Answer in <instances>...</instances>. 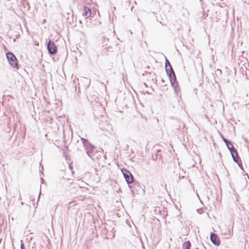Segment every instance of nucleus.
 <instances>
[{"mask_svg":"<svg viewBox=\"0 0 249 249\" xmlns=\"http://www.w3.org/2000/svg\"><path fill=\"white\" fill-rule=\"evenodd\" d=\"M165 71L170 80V83L173 87L175 92L178 94L180 91V89L178 85V83L176 79V75L172 66L165 68Z\"/></svg>","mask_w":249,"mask_h":249,"instance_id":"obj_1","label":"nucleus"},{"mask_svg":"<svg viewBox=\"0 0 249 249\" xmlns=\"http://www.w3.org/2000/svg\"><path fill=\"white\" fill-rule=\"evenodd\" d=\"M81 140L87 154L93 160L97 158V157L95 156V146L85 138H81Z\"/></svg>","mask_w":249,"mask_h":249,"instance_id":"obj_2","label":"nucleus"},{"mask_svg":"<svg viewBox=\"0 0 249 249\" xmlns=\"http://www.w3.org/2000/svg\"><path fill=\"white\" fill-rule=\"evenodd\" d=\"M6 56L11 67L18 69V61L14 54L9 52L6 53Z\"/></svg>","mask_w":249,"mask_h":249,"instance_id":"obj_3","label":"nucleus"},{"mask_svg":"<svg viewBox=\"0 0 249 249\" xmlns=\"http://www.w3.org/2000/svg\"><path fill=\"white\" fill-rule=\"evenodd\" d=\"M47 50L51 55L55 54L57 52V47L54 43L51 40H49L47 43Z\"/></svg>","mask_w":249,"mask_h":249,"instance_id":"obj_4","label":"nucleus"},{"mask_svg":"<svg viewBox=\"0 0 249 249\" xmlns=\"http://www.w3.org/2000/svg\"><path fill=\"white\" fill-rule=\"evenodd\" d=\"M122 172L127 184H130L134 181V177L129 171L125 169H122Z\"/></svg>","mask_w":249,"mask_h":249,"instance_id":"obj_5","label":"nucleus"},{"mask_svg":"<svg viewBox=\"0 0 249 249\" xmlns=\"http://www.w3.org/2000/svg\"><path fill=\"white\" fill-rule=\"evenodd\" d=\"M223 140L231 153L233 152H236V149L233 147L231 141L224 137H223Z\"/></svg>","mask_w":249,"mask_h":249,"instance_id":"obj_6","label":"nucleus"},{"mask_svg":"<svg viewBox=\"0 0 249 249\" xmlns=\"http://www.w3.org/2000/svg\"><path fill=\"white\" fill-rule=\"evenodd\" d=\"M210 239L212 242L216 246L220 244V240L217 235L214 233H212L210 235Z\"/></svg>","mask_w":249,"mask_h":249,"instance_id":"obj_7","label":"nucleus"},{"mask_svg":"<svg viewBox=\"0 0 249 249\" xmlns=\"http://www.w3.org/2000/svg\"><path fill=\"white\" fill-rule=\"evenodd\" d=\"M82 14L85 19L88 18L91 16V10L87 6H84Z\"/></svg>","mask_w":249,"mask_h":249,"instance_id":"obj_8","label":"nucleus"},{"mask_svg":"<svg viewBox=\"0 0 249 249\" xmlns=\"http://www.w3.org/2000/svg\"><path fill=\"white\" fill-rule=\"evenodd\" d=\"M234 161L236 163L239 162L241 161L240 158L239 157L237 151L236 152H233L231 153Z\"/></svg>","mask_w":249,"mask_h":249,"instance_id":"obj_9","label":"nucleus"},{"mask_svg":"<svg viewBox=\"0 0 249 249\" xmlns=\"http://www.w3.org/2000/svg\"><path fill=\"white\" fill-rule=\"evenodd\" d=\"M191 247V242L189 241L185 242L182 246L183 249H190Z\"/></svg>","mask_w":249,"mask_h":249,"instance_id":"obj_10","label":"nucleus"},{"mask_svg":"<svg viewBox=\"0 0 249 249\" xmlns=\"http://www.w3.org/2000/svg\"><path fill=\"white\" fill-rule=\"evenodd\" d=\"M165 68H168V67H170V66H171L170 62L169 61V60L165 57Z\"/></svg>","mask_w":249,"mask_h":249,"instance_id":"obj_11","label":"nucleus"},{"mask_svg":"<svg viewBox=\"0 0 249 249\" xmlns=\"http://www.w3.org/2000/svg\"><path fill=\"white\" fill-rule=\"evenodd\" d=\"M237 164H238V166L240 168V169L243 170V167L241 161H240L239 162H238Z\"/></svg>","mask_w":249,"mask_h":249,"instance_id":"obj_12","label":"nucleus"},{"mask_svg":"<svg viewBox=\"0 0 249 249\" xmlns=\"http://www.w3.org/2000/svg\"><path fill=\"white\" fill-rule=\"evenodd\" d=\"M20 242H21V244H20V248H21V249H25V246H24V244H23V243L22 242V240H21Z\"/></svg>","mask_w":249,"mask_h":249,"instance_id":"obj_13","label":"nucleus"},{"mask_svg":"<svg viewBox=\"0 0 249 249\" xmlns=\"http://www.w3.org/2000/svg\"><path fill=\"white\" fill-rule=\"evenodd\" d=\"M197 211L198 213H202V210H200V209H197Z\"/></svg>","mask_w":249,"mask_h":249,"instance_id":"obj_14","label":"nucleus"},{"mask_svg":"<svg viewBox=\"0 0 249 249\" xmlns=\"http://www.w3.org/2000/svg\"><path fill=\"white\" fill-rule=\"evenodd\" d=\"M200 1H202V0H200Z\"/></svg>","mask_w":249,"mask_h":249,"instance_id":"obj_15","label":"nucleus"}]
</instances>
